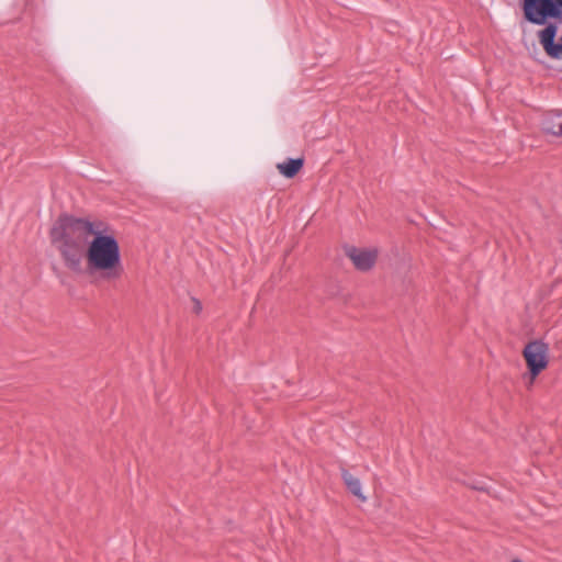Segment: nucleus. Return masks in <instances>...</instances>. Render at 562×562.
Masks as SVG:
<instances>
[{"instance_id":"obj_1","label":"nucleus","mask_w":562,"mask_h":562,"mask_svg":"<svg viewBox=\"0 0 562 562\" xmlns=\"http://www.w3.org/2000/svg\"><path fill=\"white\" fill-rule=\"evenodd\" d=\"M108 229L101 221L75 216L61 218L59 232H54V240L59 243L65 266L78 274L100 273L106 281L119 279L123 272L120 245Z\"/></svg>"},{"instance_id":"obj_2","label":"nucleus","mask_w":562,"mask_h":562,"mask_svg":"<svg viewBox=\"0 0 562 562\" xmlns=\"http://www.w3.org/2000/svg\"><path fill=\"white\" fill-rule=\"evenodd\" d=\"M521 9L526 21L536 25H546L537 34L546 54L552 59H562V35L555 43L559 27L555 23L548 22L550 19L562 20V13L554 0H522Z\"/></svg>"},{"instance_id":"obj_3","label":"nucleus","mask_w":562,"mask_h":562,"mask_svg":"<svg viewBox=\"0 0 562 562\" xmlns=\"http://www.w3.org/2000/svg\"><path fill=\"white\" fill-rule=\"evenodd\" d=\"M522 356L531 380H535L548 367L549 346L540 339L531 340L525 346Z\"/></svg>"},{"instance_id":"obj_4","label":"nucleus","mask_w":562,"mask_h":562,"mask_svg":"<svg viewBox=\"0 0 562 562\" xmlns=\"http://www.w3.org/2000/svg\"><path fill=\"white\" fill-rule=\"evenodd\" d=\"M344 251L355 268L363 272L369 271L375 265L378 258L376 250L361 249L355 246H345Z\"/></svg>"},{"instance_id":"obj_5","label":"nucleus","mask_w":562,"mask_h":562,"mask_svg":"<svg viewBox=\"0 0 562 562\" xmlns=\"http://www.w3.org/2000/svg\"><path fill=\"white\" fill-rule=\"evenodd\" d=\"M341 479L347 490L356 496L360 502L364 503L367 496L362 493L361 482L358 477L352 475L348 470L341 469Z\"/></svg>"},{"instance_id":"obj_6","label":"nucleus","mask_w":562,"mask_h":562,"mask_svg":"<svg viewBox=\"0 0 562 562\" xmlns=\"http://www.w3.org/2000/svg\"><path fill=\"white\" fill-rule=\"evenodd\" d=\"M303 158H289L285 161L278 164L277 168L283 177L290 179L299 173L303 167Z\"/></svg>"},{"instance_id":"obj_7","label":"nucleus","mask_w":562,"mask_h":562,"mask_svg":"<svg viewBox=\"0 0 562 562\" xmlns=\"http://www.w3.org/2000/svg\"><path fill=\"white\" fill-rule=\"evenodd\" d=\"M542 130L553 136H562V112L546 116L542 121Z\"/></svg>"},{"instance_id":"obj_8","label":"nucleus","mask_w":562,"mask_h":562,"mask_svg":"<svg viewBox=\"0 0 562 562\" xmlns=\"http://www.w3.org/2000/svg\"><path fill=\"white\" fill-rule=\"evenodd\" d=\"M193 302H194V312L199 313L202 310L201 302L195 299H193Z\"/></svg>"},{"instance_id":"obj_9","label":"nucleus","mask_w":562,"mask_h":562,"mask_svg":"<svg viewBox=\"0 0 562 562\" xmlns=\"http://www.w3.org/2000/svg\"><path fill=\"white\" fill-rule=\"evenodd\" d=\"M472 487H473L474 490H479V491H486L485 486L480 485V484H474V485H472Z\"/></svg>"},{"instance_id":"obj_10","label":"nucleus","mask_w":562,"mask_h":562,"mask_svg":"<svg viewBox=\"0 0 562 562\" xmlns=\"http://www.w3.org/2000/svg\"><path fill=\"white\" fill-rule=\"evenodd\" d=\"M554 2H555V4H557L558 9H559V10L561 11V13H562V0H554Z\"/></svg>"},{"instance_id":"obj_11","label":"nucleus","mask_w":562,"mask_h":562,"mask_svg":"<svg viewBox=\"0 0 562 562\" xmlns=\"http://www.w3.org/2000/svg\"><path fill=\"white\" fill-rule=\"evenodd\" d=\"M512 562H522V561L519 559H514Z\"/></svg>"}]
</instances>
